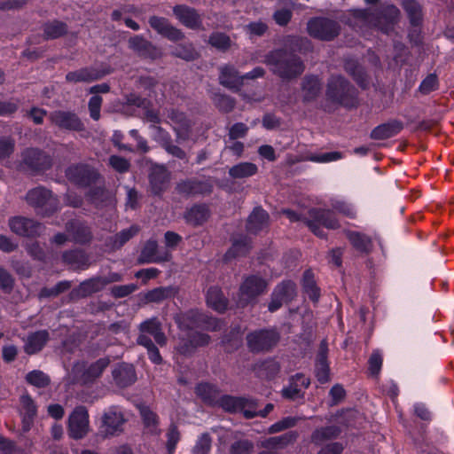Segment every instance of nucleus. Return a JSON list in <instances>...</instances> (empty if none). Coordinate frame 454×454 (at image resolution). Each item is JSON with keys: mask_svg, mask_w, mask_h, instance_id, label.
I'll use <instances>...</instances> for the list:
<instances>
[{"mask_svg": "<svg viewBox=\"0 0 454 454\" xmlns=\"http://www.w3.org/2000/svg\"><path fill=\"white\" fill-rule=\"evenodd\" d=\"M312 49L308 38L288 36L286 46L273 49L265 55L264 63L272 74L290 82L301 76L305 70L304 61L297 53L307 54Z\"/></svg>", "mask_w": 454, "mask_h": 454, "instance_id": "f257e3e1", "label": "nucleus"}, {"mask_svg": "<svg viewBox=\"0 0 454 454\" xmlns=\"http://www.w3.org/2000/svg\"><path fill=\"white\" fill-rule=\"evenodd\" d=\"M326 106L334 108L356 109L359 106L358 90L343 75L332 74L325 86Z\"/></svg>", "mask_w": 454, "mask_h": 454, "instance_id": "f03ea898", "label": "nucleus"}, {"mask_svg": "<svg viewBox=\"0 0 454 454\" xmlns=\"http://www.w3.org/2000/svg\"><path fill=\"white\" fill-rule=\"evenodd\" d=\"M280 339L277 327H263L249 332L246 336V343L252 354H266L278 346Z\"/></svg>", "mask_w": 454, "mask_h": 454, "instance_id": "7ed1b4c3", "label": "nucleus"}, {"mask_svg": "<svg viewBox=\"0 0 454 454\" xmlns=\"http://www.w3.org/2000/svg\"><path fill=\"white\" fill-rule=\"evenodd\" d=\"M269 283L259 274H250L243 278L238 292V305L246 308L257 302L259 296L266 293Z\"/></svg>", "mask_w": 454, "mask_h": 454, "instance_id": "20e7f679", "label": "nucleus"}, {"mask_svg": "<svg viewBox=\"0 0 454 454\" xmlns=\"http://www.w3.org/2000/svg\"><path fill=\"white\" fill-rule=\"evenodd\" d=\"M26 200L36 214L42 216H51L59 210L58 199L53 196L51 191L42 186L29 190Z\"/></svg>", "mask_w": 454, "mask_h": 454, "instance_id": "39448f33", "label": "nucleus"}, {"mask_svg": "<svg viewBox=\"0 0 454 454\" xmlns=\"http://www.w3.org/2000/svg\"><path fill=\"white\" fill-rule=\"evenodd\" d=\"M67 179L78 188H89L95 185L101 175L93 166L87 163H74L65 170Z\"/></svg>", "mask_w": 454, "mask_h": 454, "instance_id": "423d86ee", "label": "nucleus"}, {"mask_svg": "<svg viewBox=\"0 0 454 454\" xmlns=\"http://www.w3.org/2000/svg\"><path fill=\"white\" fill-rule=\"evenodd\" d=\"M308 34L317 40L331 42L340 33L338 21L323 16L313 17L307 23Z\"/></svg>", "mask_w": 454, "mask_h": 454, "instance_id": "0eeeda50", "label": "nucleus"}, {"mask_svg": "<svg viewBox=\"0 0 454 454\" xmlns=\"http://www.w3.org/2000/svg\"><path fill=\"white\" fill-rule=\"evenodd\" d=\"M217 407L231 414L242 413L246 419H251L256 417L257 402L252 398L226 394L219 397Z\"/></svg>", "mask_w": 454, "mask_h": 454, "instance_id": "6e6552de", "label": "nucleus"}, {"mask_svg": "<svg viewBox=\"0 0 454 454\" xmlns=\"http://www.w3.org/2000/svg\"><path fill=\"white\" fill-rule=\"evenodd\" d=\"M297 296V285L291 279H284L275 286L268 303L270 313L278 311L284 304L291 303Z\"/></svg>", "mask_w": 454, "mask_h": 454, "instance_id": "1a4fd4ad", "label": "nucleus"}, {"mask_svg": "<svg viewBox=\"0 0 454 454\" xmlns=\"http://www.w3.org/2000/svg\"><path fill=\"white\" fill-rule=\"evenodd\" d=\"M400 16V10L395 4H387L372 13V21L381 33L388 35L395 30Z\"/></svg>", "mask_w": 454, "mask_h": 454, "instance_id": "9d476101", "label": "nucleus"}, {"mask_svg": "<svg viewBox=\"0 0 454 454\" xmlns=\"http://www.w3.org/2000/svg\"><path fill=\"white\" fill-rule=\"evenodd\" d=\"M90 416L84 405H77L69 414L67 433L71 439L81 440L89 433Z\"/></svg>", "mask_w": 454, "mask_h": 454, "instance_id": "9b49d317", "label": "nucleus"}, {"mask_svg": "<svg viewBox=\"0 0 454 454\" xmlns=\"http://www.w3.org/2000/svg\"><path fill=\"white\" fill-rule=\"evenodd\" d=\"M310 379L306 377L301 372H297L288 379V383L285 386L280 394L281 396L287 401H298L301 403H304L305 391L310 386Z\"/></svg>", "mask_w": 454, "mask_h": 454, "instance_id": "f8f14e48", "label": "nucleus"}, {"mask_svg": "<svg viewBox=\"0 0 454 454\" xmlns=\"http://www.w3.org/2000/svg\"><path fill=\"white\" fill-rule=\"evenodd\" d=\"M8 225L13 233L26 238L39 237L45 230V226L41 223L20 215L11 217Z\"/></svg>", "mask_w": 454, "mask_h": 454, "instance_id": "ddd939ff", "label": "nucleus"}, {"mask_svg": "<svg viewBox=\"0 0 454 454\" xmlns=\"http://www.w3.org/2000/svg\"><path fill=\"white\" fill-rule=\"evenodd\" d=\"M214 185L209 179L186 178L176 184V191L185 197L207 196L213 192Z\"/></svg>", "mask_w": 454, "mask_h": 454, "instance_id": "4468645a", "label": "nucleus"}, {"mask_svg": "<svg viewBox=\"0 0 454 454\" xmlns=\"http://www.w3.org/2000/svg\"><path fill=\"white\" fill-rule=\"evenodd\" d=\"M128 47L143 59L154 61L162 56L160 49L142 35H135L129 37Z\"/></svg>", "mask_w": 454, "mask_h": 454, "instance_id": "2eb2a0df", "label": "nucleus"}, {"mask_svg": "<svg viewBox=\"0 0 454 454\" xmlns=\"http://www.w3.org/2000/svg\"><path fill=\"white\" fill-rule=\"evenodd\" d=\"M172 260V254L168 250L159 252L157 240L150 239L145 241L137 257L138 264L162 263Z\"/></svg>", "mask_w": 454, "mask_h": 454, "instance_id": "dca6fc26", "label": "nucleus"}, {"mask_svg": "<svg viewBox=\"0 0 454 454\" xmlns=\"http://www.w3.org/2000/svg\"><path fill=\"white\" fill-rule=\"evenodd\" d=\"M22 161L33 172H43L52 166V158L38 148H27L22 153Z\"/></svg>", "mask_w": 454, "mask_h": 454, "instance_id": "f3484780", "label": "nucleus"}, {"mask_svg": "<svg viewBox=\"0 0 454 454\" xmlns=\"http://www.w3.org/2000/svg\"><path fill=\"white\" fill-rule=\"evenodd\" d=\"M50 121L63 130L80 132L85 129L84 123L79 116L71 111H54L50 114Z\"/></svg>", "mask_w": 454, "mask_h": 454, "instance_id": "a211bd4d", "label": "nucleus"}, {"mask_svg": "<svg viewBox=\"0 0 454 454\" xmlns=\"http://www.w3.org/2000/svg\"><path fill=\"white\" fill-rule=\"evenodd\" d=\"M20 404L19 413L21 419V429L23 433H27L33 427L37 418L38 406L28 393L20 395Z\"/></svg>", "mask_w": 454, "mask_h": 454, "instance_id": "6ab92c4d", "label": "nucleus"}, {"mask_svg": "<svg viewBox=\"0 0 454 454\" xmlns=\"http://www.w3.org/2000/svg\"><path fill=\"white\" fill-rule=\"evenodd\" d=\"M148 23L159 35L171 42L176 43L184 38V32L174 27L167 18L153 15Z\"/></svg>", "mask_w": 454, "mask_h": 454, "instance_id": "aec40b11", "label": "nucleus"}, {"mask_svg": "<svg viewBox=\"0 0 454 454\" xmlns=\"http://www.w3.org/2000/svg\"><path fill=\"white\" fill-rule=\"evenodd\" d=\"M304 223H313L328 230H337L340 227V221L332 209L311 207L308 210V216Z\"/></svg>", "mask_w": 454, "mask_h": 454, "instance_id": "412c9836", "label": "nucleus"}, {"mask_svg": "<svg viewBox=\"0 0 454 454\" xmlns=\"http://www.w3.org/2000/svg\"><path fill=\"white\" fill-rule=\"evenodd\" d=\"M62 262L74 271H82L91 265L90 255L82 248L66 250L61 254Z\"/></svg>", "mask_w": 454, "mask_h": 454, "instance_id": "4be33fe9", "label": "nucleus"}, {"mask_svg": "<svg viewBox=\"0 0 454 454\" xmlns=\"http://www.w3.org/2000/svg\"><path fill=\"white\" fill-rule=\"evenodd\" d=\"M125 422L122 412L112 407L102 416L100 431L106 436L114 435L123 430L122 426Z\"/></svg>", "mask_w": 454, "mask_h": 454, "instance_id": "5701e85b", "label": "nucleus"}, {"mask_svg": "<svg viewBox=\"0 0 454 454\" xmlns=\"http://www.w3.org/2000/svg\"><path fill=\"white\" fill-rule=\"evenodd\" d=\"M328 351V343L326 340H322L315 359V376L320 384H325L330 381Z\"/></svg>", "mask_w": 454, "mask_h": 454, "instance_id": "b1692460", "label": "nucleus"}, {"mask_svg": "<svg viewBox=\"0 0 454 454\" xmlns=\"http://www.w3.org/2000/svg\"><path fill=\"white\" fill-rule=\"evenodd\" d=\"M231 245L224 254V260L231 261L239 257H247L252 248L253 240L245 234H238L231 239Z\"/></svg>", "mask_w": 454, "mask_h": 454, "instance_id": "393cba45", "label": "nucleus"}, {"mask_svg": "<svg viewBox=\"0 0 454 454\" xmlns=\"http://www.w3.org/2000/svg\"><path fill=\"white\" fill-rule=\"evenodd\" d=\"M173 13L179 22L187 28L197 30L202 27V18L198 11L185 4H176Z\"/></svg>", "mask_w": 454, "mask_h": 454, "instance_id": "a878e982", "label": "nucleus"}, {"mask_svg": "<svg viewBox=\"0 0 454 454\" xmlns=\"http://www.w3.org/2000/svg\"><path fill=\"white\" fill-rule=\"evenodd\" d=\"M270 215L261 206L254 207L246 221V231L252 235H258L269 228Z\"/></svg>", "mask_w": 454, "mask_h": 454, "instance_id": "bb28decb", "label": "nucleus"}, {"mask_svg": "<svg viewBox=\"0 0 454 454\" xmlns=\"http://www.w3.org/2000/svg\"><path fill=\"white\" fill-rule=\"evenodd\" d=\"M66 231L75 244L87 245L93 239L90 227L79 220H69L66 223Z\"/></svg>", "mask_w": 454, "mask_h": 454, "instance_id": "cd10ccee", "label": "nucleus"}, {"mask_svg": "<svg viewBox=\"0 0 454 454\" xmlns=\"http://www.w3.org/2000/svg\"><path fill=\"white\" fill-rule=\"evenodd\" d=\"M302 102L305 104L317 99L323 90L322 79L317 74H306L301 80Z\"/></svg>", "mask_w": 454, "mask_h": 454, "instance_id": "c85d7f7f", "label": "nucleus"}, {"mask_svg": "<svg viewBox=\"0 0 454 454\" xmlns=\"http://www.w3.org/2000/svg\"><path fill=\"white\" fill-rule=\"evenodd\" d=\"M148 179L151 192L155 196H160L168 188L169 173L166 167L156 165L151 168Z\"/></svg>", "mask_w": 454, "mask_h": 454, "instance_id": "c756f323", "label": "nucleus"}, {"mask_svg": "<svg viewBox=\"0 0 454 454\" xmlns=\"http://www.w3.org/2000/svg\"><path fill=\"white\" fill-rule=\"evenodd\" d=\"M404 128V124L398 119H390L387 122L379 124L370 132V138L373 140H386L397 136Z\"/></svg>", "mask_w": 454, "mask_h": 454, "instance_id": "7c9ffc66", "label": "nucleus"}, {"mask_svg": "<svg viewBox=\"0 0 454 454\" xmlns=\"http://www.w3.org/2000/svg\"><path fill=\"white\" fill-rule=\"evenodd\" d=\"M112 376L115 385L121 388H125L137 380L135 367L127 363L117 364L112 371Z\"/></svg>", "mask_w": 454, "mask_h": 454, "instance_id": "2f4dec72", "label": "nucleus"}, {"mask_svg": "<svg viewBox=\"0 0 454 454\" xmlns=\"http://www.w3.org/2000/svg\"><path fill=\"white\" fill-rule=\"evenodd\" d=\"M111 73L110 69L98 70L93 67H83L75 71L68 72L66 80L68 82H90L103 78Z\"/></svg>", "mask_w": 454, "mask_h": 454, "instance_id": "473e14b6", "label": "nucleus"}, {"mask_svg": "<svg viewBox=\"0 0 454 454\" xmlns=\"http://www.w3.org/2000/svg\"><path fill=\"white\" fill-rule=\"evenodd\" d=\"M210 217V209L206 203H195L188 207L184 214V219L186 223L199 227L203 225Z\"/></svg>", "mask_w": 454, "mask_h": 454, "instance_id": "72a5a7b5", "label": "nucleus"}, {"mask_svg": "<svg viewBox=\"0 0 454 454\" xmlns=\"http://www.w3.org/2000/svg\"><path fill=\"white\" fill-rule=\"evenodd\" d=\"M221 345L227 354H232L243 345V330L240 325H231L221 339Z\"/></svg>", "mask_w": 454, "mask_h": 454, "instance_id": "f704fd0d", "label": "nucleus"}, {"mask_svg": "<svg viewBox=\"0 0 454 454\" xmlns=\"http://www.w3.org/2000/svg\"><path fill=\"white\" fill-rule=\"evenodd\" d=\"M206 303L208 308L220 314L225 313L229 308V299L216 286H212L207 290Z\"/></svg>", "mask_w": 454, "mask_h": 454, "instance_id": "c9c22d12", "label": "nucleus"}, {"mask_svg": "<svg viewBox=\"0 0 454 454\" xmlns=\"http://www.w3.org/2000/svg\"><path fill=\"white\" fill-rule=\"evenodd\" d=\"M89 188L85 193V198L96 208H104L112 203V193L104 185H92Z\"/></svg>", "mask_w": 454, "mask_h": 454, "instance_id": "e433bc0d", "label": "nucleus"}, {"mask_svg": "<svg viewBox=\"0 0 454 454\" xmlns=\"http://www.w3.org/2000/svg\"><path fill=\"white\" fill-rule=\"evenodd\" d=\"M219 82L223 87L236 91L243 86L242 75L232 65L220 67Z\"/></svg>", "mask_w": 454, "mask_h": 454, "instance_id": "4c0bfd02", "label": "nucleus"}, {"mask_svg": "<svg viewBox=\"0 0 454 454\" xmlns=\"http://www.w3.org/2000/svg\"><path fill=\"white\" fill-rule=\"evenodd\" d=\"M203 311L199 309H191L180 313L176 317V323L181 331H192L200 329Z\"/></svg>", "mask_w": 454, "mask_h": 454, "instance_id": "58836bf2", "label": "nucleus"}, {"mask_svg": "<svg viewBox=\"0 0 454 454\" xmlns=\"http://www.w3.org/2000/svg\"><path fill=\"white\" fill-rule=\"evenodd\" d=\"M194 392L206 405L217 406L220 389L216 385L209 382H200L196 385Z\"/></svg>", "mask_w": 454, "mask_h": 454, "instance_id": "ea45409f", "label": "nucleus"}, {"mask_svg": "<svg viewBox=\"0 0 454 454\" xmlns=\"http://www.w3.org/2000/svg\"><path fill=\"white\" fill-rule=\"evenodd\" d=\"M301 285L302 292L309 297V301L317 304L321 297V289L317 284L314 272L311 269L304 270Z\"/></svg>", "mask_w": 454, "mask_h": 454, "instance_id": "a19ab883", "label": "nucleus"}, {"mask_svg": "<svg viewBox=\"0 0 454 454\" xmlns=\"http://www.w3.org/2000/svg\"><path fill=\"white\" fill-rule=\"evenodd\" d=\"M50 340V334L47 330H39L28 334L24 345V351L27 355L39 353Z\"/></svg>", "mask_w": 454, "mask_h": 454, "instance_id": "79ce46f5", "label": "nucleus"}, {"mask_svg": "<svg viewBox=\"0 0 454 454\" xmlns=\"http://www.w3.org/2000/svg\"><path fill=\"white\" fill-rule=\"evenodd\" d=\"M401 6L405 12L411 27H422L423 6L417 0H402Z\"/></svg>", "mask_w": 454, "mask_h": 454, "instance_id": "37998d69", "label": "nucleus"}, {"mask_svg": "<svg viewBox=\"0 0 454 454\" xmlns=\"http://www.w3.org/2000/svg\"><path fill=\"white\" fill-rule=\"evenodd\" d=\"M347 238L355 250L364 254H370L372 252L373 243L370 236L356 231H349Z\"/></svg>", "mask_w": 454, "mask_h": 454, "instance_id": "c03bdc74", "label": "nucleus"}, {"mask_svg": "<svg viewBox=\"0 0 454 454\" xmlns=\"http://www.w3.org/2000/svg\"><path fill=\"white\" fill-rule=\"evenodd\" d=\"M143 333L153 337L154 340L160 346L166 344L167 339L162 332L161 324L157 317H152L143 321L138 327Z\"/></svg>", "mask_w": 454, "mask_h": 454, "instance_id": "a18cd8bd", "label": "nucleus"}, {"mask_svg": "<svg viewBox=\"0 0 454 454\" xmlns=\"http://www.w3.org/2000/svg\"><path fill=\"white\" fill-rule=\"evenodd\" d=\"M111 283L106 277H93L82 281L78 287L81 297H89L102 291L106 286Z\"/></svg>", "mask_w": 454, "mask_h": 454, "instance_id": "49530a36", "label": "nucleus"}, {"mask_svg": "<svg viewBox=\"0 0 454 454\" xmlns=\"http://www.w3.org/2000/svg\"><path fill=\"white\" fill-rule=\"evenodd\" d=\"M154 130L157 131L158 135L162 140V147L164 150L173 157L187 161V154L184 150L180 146L174 145L171 140V137L168 131H166L160 126H153Z\"/></svg>", "mask_w": 454, "mask_h": 454, "instance_id": "de8ad7c7", "label": "nucleus"}, {"mask_svg": "<svg viewBox=\"0 0 454 454\" xmlns=\"http://www.w3.org/2000/svg\"><path fill=\"white\" fill-rule=\"evenodd\" d=\"M43 38L54 40L66 35L68 32V26L66 22L53 20L43 24Z\"/></svg>", "mask_w": 454, "mask_h": 454, "instance_id": "09e8293b", "label": "nucleus"}, {"mask_svg": "<svg viewBox=\"0 0 454 454\" xmlns=\"http://www.w3.org/2000/svg\"><path fill=\"white\" fill-rule=\"evenodd\" d=\"M340 432V427L335 425L321 427L312 432L310 439L315 445H321L325 441L337 438Z\"/></svg>", "mask_w": 454, "mask_h": 454, "instance_id": "8fccbe9b", "label": "nucleus"}, {"mask_svg": "<svg viewBox=\"0 0 454 454\" xmlns=\"http://www.w3.org/2000/svg\"><path fill=\"white\" fill-rule=\"evenodd\" d=\"M345 71L353 78V80L363 89H365L368 83V75L364 68L356 60H348L344 64Z\"/></svg>", "mask_w": 454, "mask_h": 454, "instance_id": "3c124183", "label": "nucleus"}, {"mask_svg": "<svg viewBox=\"0 0 454 454\" xmlns=\"http://www.w3.org/2000/svg\"><path fill=\"white\" fill-rule=\"evenodd\" d=\"M258 167L253 162H239L229 168L228 174L233 179H242L256 175Z\"/></svg>", "mask_w": 454, "mask_h": 454, "instance_id": "603ef678", "label": "nucleus"}, {"mask_svg": "<svg viewBox=\"0 0 454 454\" xmlns=\"http://www.w3.org/2000/svg\"><path fill=\"white\" fill-rule=\"evenodd\" d=\"M140 416L144 427L147 429L148 433L153 435H159L160 430L159 429V416L153 411L149 407H143L140 409Z\"/></svg>", "mask_w": 454, "mask_h": 454, "instance_id": "864d4df0", "label": "nucleus"}, {"mask_svg": "<svg viewBox=\"0 0 454 454\" xmlns=\"http://www.w3.org/2000/svg\"><path fill=\"white\" fill-rule=\"evenodd\" d=\"M299 437V433L295 430L288 431L281 435L270 437L265 443V447L284 449L290 444L294 443Z\"/></svg>", "mask_w": 454, "mask_h": 454, "instance_id": "5fc2aeb1", "label": "nucleus"}, {"mask_svg": "<svg viewBox=\"0 0 454 454\" xmlns=\"http://www.w3.org/2000/svg\"><path fill=\"white\" fill-rule=\"evenodd\" d=\"M110 359L107 356L101 357L91 363L84 371L83 376L87 380L93 381L99 378L103 372L108 367Z\"/></svg>", "mask_w": 454, "mask_h": 454, "instance_id": "6e6d98bb", "label": "nucleus"}, {"mask_svg": "<svg viewBox=\"0 0 454 454\" xmlns=\"http://www.w3.org/2000/svg\"><path fill=\"white\" fill-rule=\"evenodd\" d=\"M333 212H336L347 218L356 219L357 212L351 202L340 199H332L330 201Z\"/></svg>", "mask_w": 454, "mask_h": 454, "instance_id": "4d7b16f0", "label": "nucleus"}, {"mask_svg": "<svg viewBox=\"0 0 454 454\" xmlns=\"http://www.w3.org/2000/svg\"><path fill=\"white\" fill-rule=\"evenodd\" d=\"M173 296V287L172 286H160L149 290L144 295V300L146 303L152 302H161L167 299H169Z\"/></svg>", "mask_w": 454, "mask_h": 454, "instance_id": "13d9d810", "label": "nucleus"}, {"mask_svg": "<svg viewBox=\"0 0 454 454\" xmlns=\"http://www.w3.org/2000/svg\"><path fill=\"white\" fill-rule=\"evenodd\" d=\"M212 100L218 111L223 114H229L232 112L236 106V100L234 98L221 92L214 93Z\"/></svg>", "mask_w": 454, "mask_h": 454, "instance_id": "bf43d9fd", "label": "nucleus"}, {"mask_svg": "<svg viewBox=\"0 0 454 454\" xmlns=\"http://www.w3.org/2000/svg\"><path fill=\"white\" fill-rule=\"evenodd\" d=\"M208 43L217 51L225 52L231 46V40L223 32H213L208 37Z\"/></svg>", "mask_w": 454, "mask_h": 454, "instance_id": "052dcab7", "label": "nucleus"}, {"mask_svg": "<svg viewBox=\"0 0 454 454\" xmlns=\"http://www.w3.org/2000/svg\"><path fill=\"white\" fill-rule=\"evenodd\" d=\"M280 372V364L274 359H265L258 365V372L266 380L275 379Z\"/></svg>", "mask_w": 454, "mask_h": 454, "instance_id": "680f3d73", "label": "nucleus"}, {"mask_svg": "<svg viewBox=\"0 0 454 454\" xmlns=\"http://www.w3.org/2000/svg\"><path fill=\"white\" fill-rule=\"evenodd\" d=\"M25 380L27 384L44 388L51 384V378L41 370H33L27 373Z\"/></svg>", "mask_w": 454, "mask_h": 454, "instance_id": "e2e57ef3", "label": "nucleus"}, {"mask_svg": "<svg viewBox=\"0 0 454 454\" xmlns=\"http://www.w3.org/2000/svg\"><path fill=\"white\" fill-rule=\"evenodd\" d=\"M138 232L139 227L137 225H131L127 229L121 230L113 237V247L114 248H121Z\"/></svg>", "mask_w": 454, "mask_h": 454, "instance_id": "0e129e2a", "label": "nucleus"}, {"mask_svg": "<svg viewBox=\"0 0 454 454\" xmlns=\"http://www.w3.org/2000/svg\"><path fill=\"white\" fill-rule=\"evenodd\" d=\"M224 326V321L213 317L210 314L203 313L200 329L208 332H219Z\"/></svg>", "mask_w": 454, "mask_h": 454, "instance_id": "69168bd1", "label": "nucleus"}, {"mask_svg": "<svg viewBox=\"0 0 454 454\" xmlns=\"http://www.w3.org/2000/svg\"><path fill=\"white\" fill-rule=\"evenodd\" d=\"M172 55L186 61H192L197 58L198 54L192 43H181L174 48Z\"/></svg>", "mask_w": 454, "mask_h": 454, "instance_id": "338daca9", "label": "nucleus"}, {"mask_svg": "<svg viewBox=\"0 0 454 454\" xmlns=\"http://www.w3.org/2000/svg\"><path fill=\"white\" fill-rule=\"evenodd\" d=\"M383 356L379 349L372 352L368 359V372L372 377H377L382 368Z\"/></svg>", "mask_w": 454, "mask_h": 454, "instance_id": "774afa93", "label": "nucleus"}]
</instances>
